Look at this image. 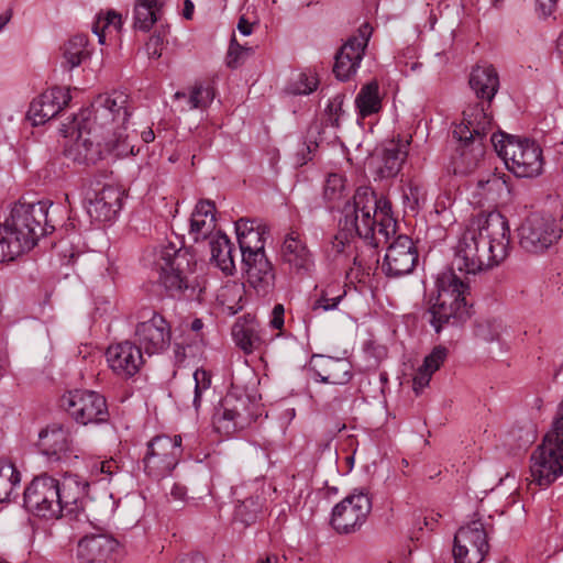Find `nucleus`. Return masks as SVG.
Here are the masks:
<instances>
[{
  "label": "nucleus",
  "instance_id": "nucleus-1",
  "mask_svg": "<svg viewBox=\"0 0 563 563\" xmlns=\"http://www.w3.org/2000/svg\"><path fill=\"white\" fill-rule=\"evenodd\" d=\"M51 206L48 201L13 206L10 216L0 223V262L14 261L55 230L48 218Z\"/></svg>",
  "mask_w": 563,
  "mask_h": 563
},
{
  "label": "nucleus",
  "instance_id": "nucleus-2",
  "mask_svg": "<svg viewBox=\"0 0 563 563\" xmlns=\"http://www.w3.org/2000/svg\"><path fill=\"white\" fill-rule=\"evenodd\" d=\"M493 129V119L479 106H468L463 111V120L453 129V137L459 144L451 158L455 175L466 176L475 172L484 162L487 136Z\"/></svg>",
  "mask_w": 563,
  "mask_h": 563
},
{
  "label": "nucleus",
  "instance_id": "nucleus-3",
  "mask_svg": "<svg viewBox=\"0 0 563 563\" xmlns=\"http://www.w3.org/2000/svg\"><path fill=\"white\" fill-rule=\"evenodd\" d=\"M159 282L170 297L202 301L206 278L196 273L195 256L187 249L168 244L157 260Z\"/></svg>",
  "mask_w": 563,
  "mask_h": 563
},
{
  "label": "nucleus",
  "instance_id": "nucleus-4",
  "mask_svg": "<svg viewBox=\"0 0 563 563\" xmlns=\"http://www.w3.org/2000/svg\"><path fill=\"white\" fill-rule=\"evenodd\" d=\"M130 115L129 96L123 91H113L98 96L90 108L75 114L71 120L75 124L87 125V129L106 139L129 143L125 131Z\"/></svg>",
  "mask_w": 563,
  "mask_h": 563
},
{
  "label": "nucleus",
  "instance_id": "nucleus-5",
  "mask_svg": "<svg viewBox=\"0 0 563 563\" xmlns=\"http://www.w3.org/2000/svg\"><path fill=\"white\" fill-rule=\"evenodd\" d=\"M438 296L428 310L430 323L437 333L446 325H460L472 316V303L468 302L466 285L454 273L441 274L437 279Z\"/></svg>",
  "mask_w": 563,
  "mask_h": 563
},
{
  "label": "nucleus",
  "instance_id": "nucleus-6",
  "mask_svg": "<svg viewBox=\"0 0 563 563\" xmlns=\"http://www.w3.org/2000/svg\"><path fill=\"white\" fill-rule=\"evenodd\" d=\"M489 141L507 168L517 177L532 178L542 173V148L536 141L505 133H494Z\"/></svg>",
  "mask_w": 563,
  "mask_h": 563
},
{
  "label": "nucleus",
  "instance_id": "nucleus-7",
  "mask_svg": "<svg viewBox=\"0 0 563 563\" xmlns=\"http://www.w3.org/2000/svg\"><path fill=\"white\" fill-rule=\"evenodd\" d=\"M474 231L478 242L479 261L484 271L500 264L510 251V229L506 217L498 211L481 214Z\"/></svg>",
  "mask_w": 563,
  "mask_h": 563
},
{
  "label": "nucleus",
  "instance_id": "nucleus-8",
  "mask_svg": "<svg viewBox=\"0 0 563 563\" xmlns=\"http://www.w3.org/2000/svg\"><path fill=\"white\" fill-rule=\"evenodd\" d=\"M85 124H75L70 121L68 130L76 132V140L65 148V156L80 165H95L109 154L124 156L133 153V146L129 143H118L115 140L106 139L101 134L89 130Z\"/></svg>",
  "mask_w": 563,
  "mask_h": 563
},
{
  "label": "nucleus",
  "instance_id": "nucleus-9",
  "mask_svg": "<svg viewBox=\"0 0 563 563\" xmlns=\"http://www.w3.org/2000/svg\"><path fill=\"white\" fill-rule=\"evenodd\" d=\"M377 207V195L367 186L358 187L353 196V201H346L340 220V224L349 234L355 233L364 240L376 239V222L372 212Z\"/></svg>",
  "mask_w": 563,
  "mask_h": 563
},
{
  "label": "nucleus",
  "instance_id": "nucleus-10",
  "mask_svg": "<svg viewBox=\"0 0 563 563\" xmlns=\"http://www.w3.org/2000/svg\"><path fill=\"white\" fill-rule=\"evenodd\" d=\"M520 247L531 254H541L558 243L562 230L550 214L530 213L517 229Z\"/></svg>",
  "mask_w": 563,
  "mask_h": 563
},
{
  "label": "nucleus",
  "instance_id": "nucleus-11",
  "mask_svg": "<svg viewBox=\"0 0 563 563\" xmlns=\"http://www.w3.org/2000/svg\"><path fill=\"white\" fill-rule=\"evenodd\" d=\"M255 404L246 395L229 393L214 409V429L227 435L247 428L255 419Z\"/></svg>",
  "mask_w": 563,
  "mask_h": 563
},
{
  "label": "nucleus",
  "instance_id": "nucleus-12",
  "mask_svg": "<svg viewBox=\"0 0 563 563\" xmlns=\"http://www.w3.org/2000/svg\"><path fill=\"white\" fill-rule=\"evenodd\" d=\"M60 407L77 423H103L109 419L106 398L97 391L75 389L65 394L60 399Z\"/></svg>",
  "mask_w": 563,
  "mask_h": 563
},
{
  "label": "nucleus",
  "instance_id": "nucleus-13",
  "mask_svg": "<svg viewBox=\"0 0 563 563\" xmlns=\"http://www.w3.org/2000/svg\"><path fill=\"white\" fill-rule=\"evenodd\" d=\"M58 479L43 473L35 476L23 493L24 507L37 517L45 519L60 518L57 503Z\"/></svg>",
  "mask_w": 563,
  "mask_h": 563
},
{
  "label": "nucleus",
  "instance_id": "nucleus-14",
  "mask_svg": "<svg viewBox=\"0 0 563 563\" xmlns=\"http://www.w3.org/2000/svg\"><path fill=\"white\" fill-rule=\"evenodd\" d=\"M181 452L180 435H156L147 443L143 457L144 471L155 478L166 477L178 464Z\"/></svg>",
  "mask_w": 563,
  "mask_h": 563
},
{
  "label": "nucleus",
  "instance_id": "nucleus-15",
  "mask_svg": "<svg viewBox=\"0 0 563 563\" xmlns=\"http://www.w3.org/2000/svg\"><path fill=\"white\" fill-rule=\"evenodd\" d=\"M563 475V445L544 435L531 455V484L548 487Z\"/></svg>",
  "mask_w": 563,
  "mask_h": 563
},
{
  "label": "nucleus",
  "instance_id": "nucleus-16",
  "mask_svg": "<svg viewBox=\"0 0 563 563\" xmlns=\"http://www.w3.org/2000/svg\"><path fill=\"white\" fill-rule=\"evenodd\" d=\"M372 510L367 492L355 489L332 510L331 525L339 533H353L361 529Z\"/></svg>",
  "mask_w": 563,
  "mask_h": 563
},
{
  "label": "nucleus",
  "instance_id": "nucleus-17",
  "mask_svg": "<svg viewBox=\"0 0 563 563\" xmlns=\"http://www.w3.org/2000/svg\"><path fill=\"white\" fill-rule=\"evenodd\" d=\"M123 191L113 184L90 181L85 189V202L89 217L98 222L112 221L122 207Z\"/></svg>",
  "mask_w": 563,
  "mask_h": 563
},
{
  "label": "nucleus",
  "instance_id": "nucleus-18",
  "mask_svg": "<svg viewBox=\"0 0 563 563\" xmlns=\"http://www.w3.org/2000/svg\"><path fill=\"white\" fill-rule=\"evenodd\" d=\"M487 532L481 520L461 527L454 536V563H481L488 553Z\"/></svg>",
  "mask_w": 563,
  "mask_h": 563
},
{
  "label": "nucleus",
  "instance_id": "nucleus-19",
  "mask_svg": "<svg viewBox=\"0 0 563 563\" xmlns=\"http://www.w3.org/2000/svg\"><path fill=\"white\" fill-rule=\"evenodd\" d=\"M372 32L373 27L368 23L362 24L358 27L357 35L350 37L335 54L333 73L339 80L345 81L355 75Z\"/></svg>",
  "mask_w": 563,
  "mask_h": 563
},
{
  "label": "nucleus",
  "instance_id": "nucleus-20",
  "mask_svg": "<svg viewBox=\"0 0 563 563\" xmlns=\"http://www.w3.org/2000/svg\"><path fill=\"white\" fill-rule=\"evenodd\" d=\"M418 258V250L413 241L400 234L387 247L382 271L387 277L399 278L413 272Z\"/></svg>",
  "mask_w": 563,
  "mask_h": 563
},
{
  "label": "nucleus",
  "instance_id": "nucleus-21",
  "mask_svg": "<svg viewBox=\"0 0 563 563\" xmlns=\"http://www.w3.org/2000/svg\"><path fill=\"white\" fill-rule=\"evenodd\" d=\"M136 345L148 356L161 354L170 345L172 329L167 320L157 312L139 322L134 331Z\"/></svg>",
  "mask_w": 563,
  "mask_h": 563
},
{
  "label": "nucleus",
  "instance_id": "nucleus-22",
  "mask_svg": "<svg viewBox=\"0 0 563 563\" xmlns=\"http://www.w3.org/2000/svg\"><path fill=\"white\" fill-rule=\"evenodd\" d=\"M123 556V548L109 534L86 536L77 545L80 563H120Z\"/></svg>",
  "mask_w": 563,
  "mask_h": 563
},
{
  "label": "nucleus",
  "instance_id": "nucleus-23",
  "mask_svg": "<svg viewBox=\"0 0 563 563\" xmlns=\"http://www.w3.org/2000/svg\"><path fill=\"white\" fill-rule=\"evenodd\" d=\"M37 445L49 463L66 462L74 453L69 429L58 423L47 426L40 432Z\"/></svg>",
  "mask_w": 563,
  "mask_h": 563
},
{
  "label": "nucleus",
  "instance_id": "nucleus-24",
  "mask_svg": "<svg viewBox=\"0 0 563 563\" xmlns=\"http://www.w3.org/2000/svg\"><path fill=\"white\" fill-rule=\"evenodd\" d=\"M253 257L246 255L242 263L245 267L249 285L262 298H269L275 291L276 273L266 253H253Z\"/></svg>",
  "mask_w": 563,
  "mask_h": 563
},
{
  "label": "nucleus",
  "instance_id": "nucleus-25",
  "mask_svg": "<svg viewBox=\"0 0 563 563\" xmlns=\"http://www.w3.org/2000/svg\"><path fill=\"white\" fill-rule=\"evenodd\" d=\"M106 357L112 372L124 379L137 374L144 363L141 347L131 341L110 345L106 351Z\"/></svg>",
  "mask_w": 563,
  "mask_h": 563
},
{
  "label": "nucleus",
  "instance_id": "nucleus-26",
  "mask_svg": "<svg viewBox=\"0 0 563 563\" xmlns=\"http://www.w3.org/2000/svg\"><path fill=\"white\" fill-rule=\"evenodd\" d=\"M70 100L69 89L53 87L31 102L26 117L33 125L44 124L56 117Z\"/></svg>",
  "mask_w": 563,
  "mask_h": 563
},
{
  "label": "nucleus",
  "instance_id": "nucleus-27",
  "mask_svg": "<svg viewBox=\"0 0 563 563\" xmlns=\"http://www.w3.org/2000/svg\"><path fill=\"white\" fill-rule=\"evenodd\" d=\"M280 258L290 273L299 276L309 275L314 266L311 252L296 231L286 234L280 247Z\"/></svg>",
  "mask_w": 563,
  "mask_h": 563
},
{
  "label": "nucleus",
  "instance_id": "nucleus-28",
  "mask_svg": "<svg viewBox=\"0 0 563 563\" xmlns=\"http://www.w3.org/2000/svg\"><path fill=\"white\" fill-rule=\"evenodd\" d=\"M88 486V482L77 474H66L58 479L57 503L60 517L76 515L84 508Z\"/></svg>",
  "mask_w": 563,
  "mask_h": 563
},
{
  "label": "nucleus",
  "instance_id": "nucleus-29",
  "mask_svg": "<svg viewBox=\"0 0 563 563\" xmlns=\"http://www.w3.org/2000/svg\"><path fill=\"white\" fill-rule=\"evenodd\" d=\"M477 243L474 227L467 228L455 246L450 272L453 273L456 269L461 273L475 275L484 271L483 260L479 261L481 256L477 254Z\"/></svg>",
  "mask_w": 563,
  "mask_h": 563
},
{
  "label": "nucleus",
  "instance_id": "nucleus-30",
  "mask_svg": "<svg viewBox=\"0 0 563 563\" xmlns=\"http://www.w3.org/2000/svg\"><path fill=\"white\" fill-rule=\"evenodd\" d=\"M468 84L475 96L482 100L474 106L483 107L489 114L488 108L499 89V76L496 68L489 64L476 65L471 71Z\"/></svg>",
  "mask_w": 563,
  "mask_h": 563
},
{
  "label": "nucleus",
  "instance_id": "nucleus-31",
  "mask_svg": "<svg viewBox=\"0 0 563 563\" xmlns=\"http://www.w3.org/2000/svg\"><path fill=\"white\" fill-rule=\"evenodd\" d=\"M311 368L320 382L344 385L352 378V365L346 358L313 355Z\"/></svg>",
  "mask_w": 563,
  "mask_h": 563
},
{
  "label": "nucleus",
  "instance_id": "nucleus-32",
  "mask_svg": "<svg viewBox=\"0 0 563 563\" xmlns=\"http://www.w3.org/2000/svg\"><path fill=\"white\" fill-rule=\"evenodd\" d=\"M406 145L391 141L382 152L375 166V179H389L398 175L407 158Z\"/></svg>",
  "mask_w": 563,
  "mask_h": 563
},
{
  "label": "nucleus",
  "instance_id": "nucleus-33",
  "mask_svg": "<svg viewBox=\"0 0 563 563\" xmlns=\"http://www.w3.org/2000/svg\"><path fill=\"white\" fill-rule=\"evenodd\" d=\"M216 206L210 200H200L190 218L189 234L195 242L207 239L216 228Z\"/></svg>",
  "mask_w": 563,
  "mask_h": 563
},
{
  "label": "nucleus",
  "instance_id": "nucleus-34",
  "mask_svg": "<svg viewBox=\"0 0 563 563\" xmlns=\"http://www.w3.org/2000/svg\"><path fill=\"white\" fill-rule=\"evenodd\" d=\"M260 332L254 320H238L232 328L235 344L247 354L261 347L263 340Z\"/></svg>",
  "mask_w": 563,
  "mask_h": 563
},
{
  "label": "nucleus",
  "instance_id": "nucleus-35",
  "mask_svg": "<svg viewBox=\"0 0 563 563\" xmlns=\"http://www.w3.org/2000/svg\"><path fill=\"white\" fill-rule=\"evenodd\" d=\"M372 218L376 219V239L369 240L371 243L378 245L382 242H387L389 236L395 233L396 221L391 214L390 201L380 196L377 197V207L372 212Z\"/></svg>",
  "mask_w": 563,
  "mask_h": 563
},
{
  "label": "nucleus",
  "instance_id": "nucleus-36",
  "mask_svg": "<svg viewBox=\"0 0 563 563\" xmlns=\"http://www.w3.org/2000/svg\"><path fill=\"white\" fill-rule=\"evenodd\" d=\"M211 261L225 274L233 275L235 263L233 257L234 245L225 234L219 233L210 242Z\"/></svg>",
  "mask_w": 563,
  "mask_h": 563
},
{
  "label": "nucleus",
  "instance_id": "nucleus-37",
  "mask_svg": "<svg viewBox=\"0 0 563 563\" xmlns=\"http://www.w3.org/2000/svg\"><path fill=\"white\" fill-rule=\"evenodd\" d=\"M355 108L358 117L362 119L380 111L382 99L379 96V86L376 80H372L362 86L355 98Z\"/></svg>",
  "mask_w": 563,
  "mask_h": 563
},
{
  "label": "nucleus",
  "instance_id": "nucleus-38",
  "mask_svg": "<svg viewBox=\"0 0 563 563\" xmlns=\"http://www.w3.org/2000/svg\"><path fill=\"white\" fill-rule=\"evenodd\" d=\"M88 38L86 35L78 34L68 40L62 47L63 60L62 67L68 71L78 67L84 59L89 56L87 49Z\"/></svg>",
  "mask_w": 563,
  "mask_h": 563
},
{
  "label": "nucleus",
  "instance_id": "nucleus-39",
  "mask_svg": "<svg viewBox=\"0 0 563 563\" xmlns=\"http://www.w3.org/2000/svg\"><path fill=\"white\" fill-rule=\"evenodd\" d=\"M163 8L154 7L144 1H136L133 10L134 30L148 32L155 23H162Z\"/></svg>",
  "mask_w": 563,
  "mask_h": 563
},
{
  "label": "nucleus",
  "instance_id": "nucleus-40",
  "mask_svg": "<svg viewBox=\"0 0 563 563\" xmlns=\"http://www.w3.org/2000/svg\"><path fill=\"white\" fill-rule=\"evenodd\" d=\"M233 495L236 498L238 505L235 507V519L249 526L257 519L262 511L263 500L260 496H250L241 498L238 489H234Z\"/></svg>",
  "mask_w": 563,
  "mask_h": 563
},
{
  "label": "nucleus",
  "instance_id": "nucleus-41",
  "mask_svg": "<svg viewBox=\"0 0 563 563\" xmlns=\"http://www.w3.org/2000/svg\"><path fill=\"white\" fill-rule=\"evenodd\" d=\"M21 482V474L13 463L0 459V503L11 500L15 487Z\"/></svg>",
  "mask_w": 563,
  "mask_h": 563
},
{
  "label": "nucleus",
  "instance_id": "nucleus-42",
  "mask_svg": "<svg viewBox=\"0 0 563 563\" xmlns=\"http://www.w3.org/2000/svg\"><path fill=\"white\" fill-rule=\"evenodd\" d=\"M347 196L345 178L338 173L329 174L323 189V197L329 202L330 209H339L340 201Z\"/></svg>",
  "mask_w": 563,
  "mask_h": 563
},
{
  "label": "nucleus",
  "instance_id": "nucleus-43",
  "mask_svg": "<svg viewBox=\"0 0 563 563\" xmlns=\"http://www.w3.org/2000/svg\"><path fill=\"white\" fill-rule=\"evenodd\" d=\"M265 234L266 227L265 225H256V230L252 232H247L245 236L240 238L239 246L242 255V261L246 260V255L253 253H265ZM253 257L252 255H250Z\"/></svg>",
  "mask_w": 563,
  "mask_h": 563
},
{
  "label": "nucleus",
  "instance_id": "nucleus-44",
  "mask_svg": "<svg viewBox=\"0 0 563 563\" xmlns=\"http://www.w3.org/2000/svg\"><path fill=\"white\" fill-rule=\"evenodd\" d=\"M346 291L340 284H330L321 290L320 297L313 302L312 310L330 311L336 309Z\"/></svg>",
  "mask_w": 563,
  "mask_h": 563
},
{
  "label": "nucleus",
  "instance_id": "nucleus-45",
  "mask_svg": "<svg viewBox=\"0 0 563 563\" xmlns=\"http://www.w3.org/2000/svg\"><path fill=\"white\" fill-rule=\"evenodd\" d=\"M477 188L481 190L479 195L485 196L487 199H496L504 192H509L508 185L503 176L490 175L487 179H479Z\"/></svg>",
  "mask_w": 563,
  "mask_h": 563
},
{
  "label": "nucleus",
  "instance_id": "nucleus-46",
  "mask_svg": "<svg viewBox=\"0 0 563 563\" xmlns=\"http://www.w3.org/2000/svg\"><path fill=\"white\" fill-rule=\"evenodd\" d=\"M168 33L169 25L167 23H159L156 26L154 33L145 44V48L150 58L158 59L162 56L163 46L168 43Z\"/></svg>",
  "mask_w": 563,
  "mask_h": 563
},
{
  "label": "nucleus",
  "instance_id": "nucleus-47",
  "mask_svg": "<svg viewBox=\"0 0 563 563\" xmlns=\"http://www.w3.org/2000/svg\"><path fill=\"white\" fill-rule=\"evenodd\" d=\"M252 54V47L242 46L236 42L235 37H232L227 53L225 64L229 68L235 69Z\"/></svg>",
  "mask_w": 563,
  "mask_h": 563
},
{
  "label": "nucleus",
  "instance_id": "nucleus-48",
  "mask_svg": "<svg viewBox=\"0 0 563 563\" xmlns=\"http://www.w3.org/2000/svg\"><path fill=\"white\" fill-rule=\"evenodd\" d=\"M448 356L446 347L442 345L434 346L430 354H428L421 366L423 369H429L430 372H437L440 366L444 363Z\"/></svg>",
  "mask_w": 563,
  "mask_h": 563
},
{
  "label": "nucleus",
  "instance_id": "nucleus-49",
  "mask_svg": "<svg viewBox=\"0 0 563 563\" xmlns=\"http://www.w3.org/2000/svg\"><path fill=\"white\" fill-rule=\"evenodd\" d=\"M345 96L342 93H338L334 96L327 106L328 120L330 121L332 126L339 128V120L341 114L343 113V102Z\"/></svg>",
  "mask_w": 563,
  "mask_h": 563
},
{
  "label": "nucleus",
  "instance_id": "nucleus-50",
  "mask_svg": "<svg viewBox=\"0 0 563 563\" xmlns=\"http://www.w3.org/2000/svg\"><path fill=\"white\" fill-rule=\"evenodd\" d=\"M190 90L192 96L197 97V99L201 101L200 109L208 108L216 97L213 87L210 85L206 86L202 82H196Z\"/></svg>",
  "mask_w": 563,
  "mask_h": 563
},
{
  "label": "nucleus",
  "instance_id": "nucleus-51",
  "mask_svg": "<svg viewBox=\"0 0 563 563\" xmlns=\"http://www.w3.org/2000/svg\"><path fill=\"white\" fill-rule=\"evenodd\" d=\"M318 144L316 142H302L296 153L295 164L297 166L306 165L312 159V153L317 150Z\"/></svg>",
  "mask_w": 563,
  "mask_h": 563
},
{
  "label": "nucleus",
  "instance_id": "nucleus-52",
  "mask_svg": "<svg viewBox=\"0 0 563 563\" xmlns=\"http://www.w3.org/2000/svg\"><path fill=\"white\" fill-rule=\"evenodd\" d=\"M404 198L408 201L410 208L415 210L421 199H424L422 189L418 185L410 184L407 190L404 191Z\"/></svg>",
  "mask_w": 563,
  "mask_h": 563
},
{
  "label": "nucleus",
  "instance_id": "nucleus-53",
  "mask_svg": "<svg viewBox=\"0 0 563 563\" xmlns=\"http://www.w3.org/2000/svg\"><path fill=\"white\" fill-rule=\"evenodd\" d=\"M432 372L429 369H423V366H420L413 376V390L416 394H419L426 386L429 385Z\"/></svg>",
  "mask_w": 563,
  "mask_h": 563
},
{
  "label": "nucleus",
  "instance_id": "nucleus-54",
  "mask_svg": "<svg viewBox=\"0 0 563 563\" xmlns=\"http://www.w3.org/2000/svg\"><path fill=\"white\" fill-rule=\"evenodd\" d=\"M195 388L198 390H207L211 385V375L206 369L199 368L194 373Z\"/></svg>",
  "mask_w": 563,
  "mask_h": 563
},
{
  "label": "nucleus",
  "instance_id": "nucleus-55",
  "mask_svg": "<svg viewBox=\"0 0 563 563\" xmlns=\"http://www.w3.org/2000/svg\"><path fill=\"white\" fill-rule=\"evenodd\" d=\"M174 98L176 100H181V99L185 100L186 104L184 107H181V110H194V109H200L201 108V101H199L197 99V97L192 96L191 90L189 91L188 95L186 92H183V91H177L174 95Z\"/></svg>",
  "mask_w": 563,
  "mask_h": 563
},
{
  "label": "nucleus",
  "instance_id": "nucleus-56",
  "mask_svg": "<svg viewBox=\"0 0 563 563\" xmlns=\"http://www.w3.org/2000/svg\"><path fill=\"white\" fill-rule=\"evenodd\" d=\"M346 245L347 244L345 239H343L341 235H335L330 242V245L327 249V253L329 256L336 257L344 253Z\"/></svg>",
  "mask_w": 563,
  "mask_h": 563
},
{
  "label": "nucleus",
  "instance_id": "nucleus-57",
  "mask_svg": "<svg viewBox=\"0 0 563 563\" xmlns=\"http://www.w3.org/2000/svg\"><path fill=\"white\" fill-rule=\"evenodd\" d=\"M285 308L282 303L274 306L269 324L273 329L282 330L284 327Z\"/></svg>",
  "mask_w": 563,
  "mask_h": 563
},
{
  "label": "nucleus",
  "instance_id": "nucleus-58",
  "mask_svg": "<svg viewBox=\"0 0 563 563\" xmlns=\"http://www.w3.org/2000/svg\"><path fill=\"white\" fill-rule=\"evenodd\" d=\"M254 223H255L254 220H250V219H245V218H241L235 222V232H236L238 241L240 240V238L245 236V234H247V232H252V231L256 230V227H254Z\"/></svg>",
  "mask_w": 563,
  "mask_h": 563
},
{
  "label": "nucleus",
  "instance_id": "nucleus-59",
  "mask_svg": "<svg viewBox=\"0 0 563 563\" xmlns=\"http://www.w3.org/2000/svg\"><path fill=\"white\" fill-rule=\"evenodd\" d=\"M558 0H537V10L545 18L556 9Z\"/></svg>",
  "mask_w": 563,
  "mask_h": 563
},
{
  "label": "nucleus",
  "instance_id": "nucleus-60",
  "mask_svg": "<svg viewBox=\"0 0 563 563\" xmlns=\"http://www.w3.org/2000/svg\"><path fill=\"white\" fill-rule=\"evenodd\" d=\"M300 81L303 84V87L296 89L295 93L308 95L317 89V80L314 78H308L306 75H301Z\"/></svg>",
  "mask_w": 563,
  "mask_h": 563
},
{
  "label": "nucleus",
  "instance_id": "nucleus-61",
  "mask_svg": "<svg viewBox=\"0 0 563 563\" xmlns=\"http://www.w3.org/2000/svg\"><path fill=\"white\" fill-rule=\"evenodd\" d=\"M119 468L118 463L112 459L102 461L100 464L101 473L106 474L109 479L119 472Z\"/></svg>",
  "mask_w": 563,
  "mask_h": 563
},
{
  "label": "nucleus",
  "instance_id": "nucleus-62",
  "mask_svg": "<svg viewBox=\"0 0 563 563\" xmlns=\"http://www.w3.org/2000/svg\"><path fill=\"white\" fill-rule=\"evenodd\" d=\"M238 30L242 35L247 36L252 34V23H250L247 19H245V16L242 15L238 22Z\"/></svg>",
  "mask_w": 563,
  "mask_h": 563
},
{
  "label": "nucleus",
  "instance_id": "nucleus-63",
  "mask_svg": "<svg viewBox=\"0 0 563 563\" xmlns=\"http://www.w3.org/2000/svg\"><path fill=\"white\" fill-rule=\"evenodd\" d=\"M179 563H207V561L203 555H201L199 553H195V554H186L185 556H183L180 559Z\"/></svg>",
  "mask_w": 563,
  "mask_h": 563
},
{
  "label": "nucleus",
  "instance_id": "nucleus-64",
  "mask_svg": "<svg viewBox=\"0 0 563 563\" xmlns=\"http://www.w3.org/2000/svg\"><path fill=\"white\" fill-rule=\"evenodd\" d=\"M286 558L278 556L276 554H268L265 559L258 560L257 563H285Z\"/></svg>",
  "mask_w": 563,
  "mask_h": 563
}]
</instances>
